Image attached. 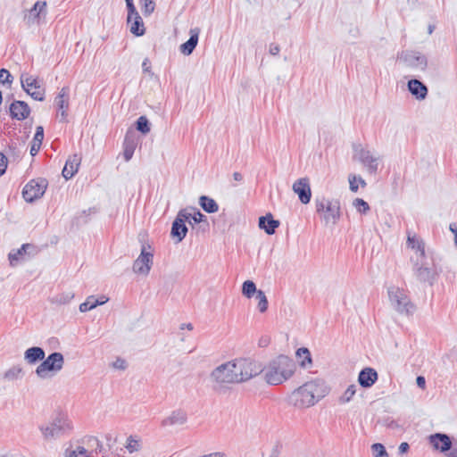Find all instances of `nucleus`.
<instances>
[{"instance_id": "c756f323", "label": "nucleus", "mask_w": 457, "mask_h": 457, "mask_svg": "<svg viewBox=\"0 0 457 457\" xmlns=\"http://www.w3.org/2000/svg\"><path fill=\"white\" fill-rule=\"evenodd\" d=\"M296 357L302 368L306 369L312 366V355L308 348L301 347L296 351Z\"/></svg>"}, {"instance_id": "69168bd1", "label": "nucleus", "mask_w": 457, "mask_h": 457, "mask_svg": "<svg viewBox=\"0 0 457 457\" xmlns=\"http://www.w3.org/2000/svg\"><path fill=\"white\" fill-rule=\"evenodd\" d=\"M435 27L433 25L428 26V33L431 34L434 30Z\"/></svg>"}, {"instance_id": "9b49d317", "label": "nucleus", "mask_w": 457, "mask_h": 457, "mask_svg": "<svg viewBox=\"0 0 457 457\" xmlns=\"http://www.w3.org/2000/svg\"><path fill=\"white\" fill-rule=\"evenodd\" d=\"M186 221L190 222L189 209L180 210L172 222L170 234L178 242H181L187 233Z\"/></svg>"}, {"instance_id": "c03bdc74", "label": "nucleus", "mask_w": 457, "mask_h": 457, "mask_svg": "<svg viewBox=\"0 0 457 457\" xmlns=\"http://www.w3.org/2000/svg\"><path fill=\"white\" fill-rule=\"evenodd\" d=\"M66 457H88L87 451L83 446H78L75 450L67 449L65 452Z\"/></svg>"}, {"instance_id": "a211bd4d", "label": "nucleus", "mask_w": 457, "mask_h": 457, "mask_svg": "<svg viewBox=\"0 0 457 457\" xmlns=\"http://www.w3.org/2000/svg\"><path fill=\"white\" fill-rule=\"evenodd\" d=\"M46 3L37 1L32 8L24 14V21L27 25L30 26L39 22L42 13H46Z\"/></svg>"}, {"instance_id": "338daca9", "label": "nucleus", "mask_w": 457, "mask_h": 457, "mask_svg": "<svg viewBox=\"0 0 457 457\" xmlns=\"http://www.w3.org/2000/svg\"><path fill=\"white\" fill-rule=\"evenodd\" d=\"M232 187H237V183H232Z\"/></svg>"}, {"instance_id": "7c9ffc66", "label": "nucleus", "mask_w": 457, "mask_h": 457, "mask_svg": "<svg viewBox=\"0 0 457 457\" xmlns=\"http://www.w3.org/2000/svg\"><path fill=\"white\" fill-rule=\"evenodd\" d=\"M199 204L208 213H214L219 210L216 201L206 195L200 196Z\"/></svg>"}, {"instance_id": "864d4df0", "label": "nucleus", "mask_w": 457, "mask_h": 457, "mask_svg": "<svg viewBox=\"0 0 457 457\" xmlns=\"http://www.w3.org/2000/svg\"><path fill=\"white\" fill-rule=\"evenodd\" d=\"M142 69L143 71L145 73H148L149 75L153 76L154 73L151 71V64L148 58H145L142 62Z\"/></svg>"}, {"instance_id": "49530a36", "label": "nucleus", "mask_w": 457, "mask_h": 457, "mask_svg": "<svg viewBox=\"0 0 457 457\" xmlns=\"http://www.w3.org/2000/svg\"><path fill=\"white\" fill-rule=\"evenodd\" d=\"M126 448L130 453L137 452L140 449L139 440H137L136 437L132 436H129L127 440Z\"/></svg>"}, {"instance_id": "f8f14e48", "label": "nucleus", "mask_w": 457, "mask_h": 457, "mask_svg": "<svg viewBox=\"0 0 457 457\" xmlns=\"http://www.w3.org/2000/svg\"><path fill=\"white\" fill-rule=\"evenodd\" d=\"M21 82L22 88L35 100L43 101L45 99V89L42 88L37 79L29 75H21Z\"/></svg>"}, {"instance_id": "39448f33", "label": "nucleus", "mask_w": 457, "mask_h": 457, "mask_svg": "<svg viewBox=\"0 0 457 457\" xmlns=\"http://www.w3.org/2000/svg\"><path fill=\"white\" fill-rule=\"evenodd\" d=\"M315 207L320 220L326 225H335L340 220L341 207L339 200L325 196L317 197Z\"/></svg>"}, {"instance_id": "f3484780", "label": "nucleus", "mask_w": 457, "mask_h": 457, "mask_svg": "<svg viewBox=\"0 0 457 457\" xmlns=\"http://www.w3.org/2000/svg\"><path fill=\"white\" fill-rule=\"evenodd\" d=\"M35 252V246L31 244H23L21 248L12 250L8 254V260L11 266H16L21 262L26 260V256H30Z\"/></svg>"}, {"instance_id": "dca6fc26", "label": "nucleus", "mask_w": 457, "mask_h": 457, "mask_svg": "<svg viewBox=\"0 0 457 457\" xmlns=\"http://www.w3.org/2000/svg\"><path fill=\"white\" fill-rule=\"evenodd\" d=\"M414 273L421 282H428L432 285L436 279V271L427 263L418 260L414 264Z\"/></svg>"}, {"instance_id": "2f4dec72", "label": "nucleus", "mask_w": 457, "mask_h": 457, "mask_svg": "<svg viewBox=\"0 0 457 457\" xmlns=\"http://www.w3.org/2000/svg\"><path fill=\"white\" fill-rule=\"evenodd\" d=\"M44 139V129L42 126H37L36 129V133L34 135V138L32 141V145L30 147V154L31 155H36L42 145V141Z\"/></svg>"}, {"instance_id": "4d7b16f0", "label": "nucleus", "mask_w": 457, "mask_h": 457, "mask_svg": "<svg viewBox=\"0 0 457 457\" xmlns=\"http://www.w3.org/2000/svg\"><path fill=\"white\" fill-rule=\"evenodd\" d=\"M416 382H417V386L420 388H425L426 386V379L423 376H418L417 377V379H416Z\"/></svg>"}, {"instance_id": "ea45409f", "label": "nucleus", "mask_w": 457, "mask_h": 457, "mask_svg": "<svg viewBox=\"0 0 457 457\" xmlns=\"http://www.w3.org/2000/svg\"><path fill=\"white\" fill-rule=\"evenodd\" d=\"M353 205L361 214H366L370 211L369 204L361 198L354 199Z\"/></svg>"}, {"instance_id": "72a5a7b5", "label": "nucleus", "mask_w": 457, "mask_h": 457, "mask_svg": "<svg viewBox=\"0 0 457 457\" xmlns=\"http://www.w3.org/2000/svg\"><path fill=\"white\" fill-rule=\"evenodd\" d=\"M23 373L22 368L20 366H13L7 370L4 374V378L9 381H13L21 377Z\"/></svg>"}, {"instance_id": "4c0bfd02", "label": "nucleus", "mask_w": 457, "mask_h": 457, "mask_svg": "<svg viewBox=\"0 0 457 457\" xmlns=\"http://www.w3.org/2000/svg\"><path fill=\"white\" fill-rule=\"evenodd\" d=\"M258 300V309L261 312H265L268 309V299L265 293L262 290H259L256 295Z\"/></svg>"}, {"instance_id": "aec40b11", "label": "nucleus", "mask_w": 457, "mask_h": 457, "mask_svg": "<svg viewBox=\"0 0 457 457\" xmlns=\"http://www.w3.org/2000/svg\"><path fill=\"white\" fill-rule=\"evenodd\" d=\"M10 115L12 119L23 120L30 113V108L24 101H14L10 105Z\"/></svg>"}, {"instance_id": "f704fd0d", "label": "nucleus", "mask_w": 457, "mask_h": 457, "mask_svg": "<svg viewBox=\"0 0 457 457\" xmlns=\"http://www.w3.org/2000/svg\"><path fill=\"white\" fill-rule=\"evenodd\" d=\"M257 290L255 284L252 280H246L243 283L242 286V294L247 297L251 298L254 294L257 295Z\"/></svg>"}, {"instance_id": "412c9836", "label": "nucleus", "mask_w": 457, "mask_h": 457, "mask_svg": "<svg viewBox=\"0 0 457 457\" xmlns=\"http://www.w3.org/2000/svg\"><path fill=\"white\" fill-rule=\"evenodd\" d=\"M408 89L417 100H424L428 92V87L416 79L408 81Z\"/></svg>"}, {"instance_id": "79ce46f5", "label": "nucleus", "mask_w": 457, "mask_h": 457, "mask_svg": "<svg viewBox=\"0 0 457 457\" xmlns=\"http://www.w3.org/2000/svg\"><path fill=\"white\" fill-rule=\"evenodd\" d=\"M190 221L193 220L195 223H200L206 220L205 216L196 208L189 207Z\"/></svg>"}, {"instance_id": "c9c22d12", "label": "nucleus", "mask_w": 457, "mask_h": 457, "mask_svg": "<svg viewBox=\"0 0 457 457\" xmlns=\"http://www.w3.org/2000/svg\"><path fill=\"white\" fill-rule=\"evenodd\" d=\"M357 386L356 385L353 384L350 385L345 391L343 393V395L339 397V403H349L353 397L354 396L356 393Z\"/></svg>"}, {"instance_id": "1a4fd4ad", "label": "nucleus", "mask_w": 457, "mask_h": 457, "mask_svg": "<svg viewBox=\"0 0 457 457\" xmlns=\"http://www.w3.org/2000/svg\"><path fill=\"white\" fill-rule=\"evenodd\" d=\"M48 186V181L44 178H37L29 181L22 190V195L26 202L33 203L41 198Z\"/></svg>"}, {"instance_id": "58836bf2", "label": "nucleus", "mask_w": 457, "mask_h": 457, "mask_svg": "<svg viewBox=\"0 0 457 457\" xmlns=\"http://www.w3.org/2000/svg\"><path fill=\"white\" fill-rule=\"evenodd\" d=\"M137 129L143 134H147L150 131V122L145 116H140L137 122Z\"/></svg>"}, {"instance_id": "4468645a", "label": "nucleus", "mask_w": 457, "mask_h": 457, "mask_svg": "<svg viewBox=\"0 0 457 457\" xmlns=\"http://www.w3.org/2000/svg\"><path fill=\"white\" fill-rule=\"evenodd\" d=\"M69 87H62L54 99V104L57 106L56 117L60 121L65 122L67 120V111L69 108Z\"/></svg>"}, {"instance_id": "a19ab883", "label": "nucleus", "mask_w": 457, "mask_h": 457, "mask_svg": "<svg viewBox=\"0 0 457 457\" xmlns=\"http://www.w3.org/2000/svg\"><path fill=\"white\" fill-rule=\"evenodd\" d=\"M96 306L97 303L96 302V298L93 295H91L88 296L87 300L79 305V311L81 312H86L96 308Z\"/></svg>"}, {"instance_id": "4be33fe9", "label": "nucleus", "mask_w": 457, "mask_h": 457, "mask_svg": "<svg viewBox=\"0 0 457 457\" xmlns=\"http://www.w3.org/2000/svg\"><path fill=\"white\" fill-rule=\"evenodd\" d=\"M81 157L78 154H73L68 158L62 172L65 179H71L78 172Z\"/></svg>"}, {"instance_id": "e433bc0d", "label": "nucleus", "mask_w": 457, "mask_h": 457, "mask_svg": "<svg viewBox=\"0 0 457 457\" xmlns=\"http://www.w3.org/2000/svg\"><path fill=\"white\" fill-rule=\"evenodd\" d=\"M74 293L71 291L61 293L53 298V302L60 304L70 303L74 298Z\"/></svg>"}, {"instance_id": "a18cd8bd", "label": "nucleus", "mask_w": 457, "mask_h": 457, "mask_svg": "<svg viewBox=\"0 0 457 457\" xmlns=\"http://www.w3.org/2000/svg\"><path fill=\"white\" fill-rule=\"evenodd\" d=\"M357 181L361 185L362 187H366V185H367L365 180L361 176L350 175L349 176V184H350V189L353 192H357V190H358V186H356Z\"/></svg>"}, {"instance_id": "f257e3e1", "label": "nucleus", "mask_w": 457, "mask_h": 457, "mask_svg": "<svg viewBox=\"0 0 457 457\" xmlns=\"http://www.w3.org/2000/svg\"><path fill=\"white\" fill-rule=\"evenodd\" d=\"M262 366L251 359H237L218 366L211 373V379L221 386L224 384L242 383L257 376Z\"/></svg>"}, {"instance_id": "2eb2a0df", "label": "nucleus", "mask_w": 457, "mask_h": 457, "mask_svg": "<svg viewBox=\"0 0 457 457\" xmlns=\"http://www.w3.org/2000/svg\"><path fill=\"white\" fill-rule=\"evenodd\" d=\"M293 191L298 195L299 200L302 204H306L310 203L312 197V191L307 178H302L297 179L293 184Z\"/></svg>"}, {"instance_id": "bb28decb", "label": "nucleus", "mask_w": 457, "mask_h": 457, "mask_svg": "<svg viewBox=\"0 0 457 457\" xmlns=\"http://www.w3.org/2000/svg\"><path fill=\"white\" fill-rule=\"evenodd\" d=\"M187 421V414L182 411H175L162 421L163 427L182 425Z\"/></svg>"}, {"instance_id": "0e129e2a", "label": "nucleus", "mask_w": 457, "mask_h": 457, "mask_svg": "<svg viewBox=\"0 0 457 457\" xmlns=\"http://www.w3.org/2000/svg\"><path fill=\"white\" fill-rule=\"evenodd\" d=\"M204 457H226L223 453H213L208 455H204Z\"/></svg>"}, {"instance_id": "e2e57ef3", "label": "nucleus", "mask_w": 457, "mask_h": 457, "mask_svg": "<svg viewBox=\"0 0 457 457\" xmlns=\"http://www.w3.org/2000/svg\"><path fill=\"white\" fill-rule=\"evenodd\" d=\"M184 328H187L188 330H192L193 329V324L192 323H183V324H181L180 329H184Z\"/></svg>"}, {"instance_id": "052dcab7", "label": "nucleus", "mask_w": 457, "mask_h": 457, "mask_svg": "<svg viewBox=\"0 0 457 457\" xmlns=\"http://www.w3.org/2000/svg\"><path fill=\"white\" fill-rule=\"evenodd\" d=\"M107 301H108V298L106 296H104V295H102L98 299L96 298V302L97 303V306L105 303Z\"/></svg>"}, {"instance_id": "0eeeda50", "label": "nucleus", "mask_w": 457, "mask_h": 457, "mask_svg": "<svg viewBox=\"0 0 457 457\" xmlns=\"http://www.w3.org/2000/svg\"><path fill=\"white\" fill-rule=\"evenodd\" d=\"M387 293L391 305L398 313L411 315L414 312L415 306L403 289L398 287H390Z\"/></svg>"}, {"instance_id": "7ed1b4c3", "label": "nucleus", "mask_w": 457, "mask_h": 457, "mask_svg": "<svg viewBox=\"0 0 457 457\" xmlns=\"http://www.w3.org/2000/svg\"><path fill=\"white\" fill-rule=\"evenodd\" d=\"M294 360L286 355H279L265 368H262L265 381L273 386L280 385L289 379L295 371Z\"/></svg>"}, {"instance_id": "09e8293b", "label": "nucleus", "mask_w": 457, "mask_h": 457, "mask_svg": "<svg viewBox=\"0 0 457 457\" xmlns=\"http://www.w3.org/2000/svg\"><path fill=\"white\" fill-rule=\"evenodd\" d=\"M128 8V22H132L133 16L139 14L134 5L133 0L126 2Z\"/></svg>"}, {"instance_id": "37998d69", "label": "nucleus", "mask_w": 457, "mask_h": 457, "mask_svg": "<svg viewBox=\"0 0 457 457\" xmlns=\"http://www.w3.org/2000/svg\"><path fill=\"white\" fill-rule=\"evenodd\" d=\"M374 457H389L385 446L380 443H375L371 445Z\"/></svg>"}, {"instance_id": "9d476101", "label": "nucleus", "mask_w": 457, "mask_h": 457, "mask_svg": "<svg viewBox=\"0 0 457 457\" xmlns=\"http://www.w3.org/2000/svg\"><path fill=\"white\" fill-rule=\"evenodd\" d=\"M151 249V245H143L139 256L133 263V271L141 275H148L153 265L154 254L147 251Z\"/></svg>"}, {"instance_id": "cd10ccee", "label": "nucleus", "mask_w": 457, "mask_h": 457, "mask_svg": "<svg viewBox=\"0 0 457 457\" xmlns=\"http://www.w3.org/2000/svg\"><path fill=\"white\" fill-rule=\"evenodd\" d=\"M136 145L137 144L134 138L127 134L123 142V156L126 162L131 160L136 149Z\"/></svg>"}, {"instance_id": "393cba45", "label": "nucleus", "mask_w": 457, "mask_h": 457, "mask_svg": "<svg viewBox=\"0 0 457 457\" xmlns=\"http://www.w3.org/2000/svg\"><path fill=\"white\" fill-rule=\"evenodd\" d=\"M200 30L199 29H190V37L180 46V52L185 55H189L193 53L198 43Z\"/></svg>"}, {"instance_id": "b1692460", "label": "nucleus", "mask_w": 457, "mask_h": 457, "mask_svg": "<svg viewBox=\"0 0 457 457\" xmlns=\"http://www.w3.org/2000/svg\"><path fill=\"white\" fill-rule=\"evenodd\" d=\"M279 224V221L275 220L271 213L260 217L258 222L259 228L263 229L268 235H273Z\"/></svg>"}, {"instance_id": "ddd939ff", "label": "nucleus", "mask_w": 457, "mask_h": 457, "mask_svg": "<svg viewBox=\"0 0 457 457\" xmlns=\"http://www.w3.org/2000/svg\"><path fill=\"white\" fill-rule=\"evenodd\" d=\"M400 59L406 66L413 69L424 71L428 65L426 56L419 52L411 51L403 53Z\"/></svg>"}, {"instance_id": "6ab92c4d", "label": "nucleus", "mask_w": 457, "mask_h": 457, "mask_svg": "<svg viewBox=\"0 0 457 457\" xmlns=\"http://www.w3.org/2000/svg\"><path fill=\"white\" fill-rule=\"evenodd\" d=\"M429 443L436 450L441 453H446L448 450H451V446L453 445L450 436L442 433L431 435L429 436Z\"/></svg>"}, {"instance_id": "de8ad7c7", "label": "nucleus", "mask_w": 457, "mask_h": 457, "mask_svg": "<svg viewBox=\"0 0 457 457\" xmlns=\"http://www.w3.org/2000/svg\"><path fill=\"white\" fill-rule=\"evenodd\" d=\"M143 2L142 12L145 15H150L155 8L154 0H141Z\"/></svg>"}, {"instance_id": "6e6552de", "label": "nucleus", "mask_w": 457, "mask_h": 457, "mask_svg": "<svg viewBox=\"0 0 457 457\" xmlns=\"http://www.w3.org/2000/svg\"><path fill=\"white\" fill-rule=\"evenodd\" d=\"M63 364L64 358L62 353L54 352L42 361L35 372L38 378L45 379L59 372L62 369Z\"/></svg>"}, {"instance_id": "680f3d73", "label": "nucleus", "mask_w": 457, "mask_h": 457, "mask_svg": "<svg viewBox=\"0 0 457 457\" xmlns=\"http://www.w3.org/2000/svg\"><path fill=\"white\" fill-rule=\"evenodd\" d=\"M269 343L270 340L268 337H262L259 342V345L264 347L267 346Z\"/></svg>"}, {"instance_id": "a878e982", "label": "nucleus", "mask_w": 457, "mask_h": 457, "mask_svg": "<svg viewBox=\"0 0 457 457\" xmlns=\"http://www.w3.org/2000/svg\"><path fill=\"white\" fill-rule=\"evenodd\" d=\"M46 353L43 348L39 346H32L28 348L24 353V359L29 364H35L45 359Z\"/></svg>"}, {"instance_id": "6e6d98bb", "label": "nucleus", "mask_w": 457, "mask_h": 457, "mask_svg": "<svg viewBox=\"0 0 457 457\" xmlns=\"http://www.w3.org/2000/svg\"><path fill=\"white\" fill-rule=\"evenodd\" d=\"M409 448H410V445L408 443H406V442L401 443V445H399V448H398L399 453L403 454V453H407Z\"/></svg>"}, {"instance_id": "3c124183", "label": "nucleus", "mask_w": 457, "mask_h": 457, "mask_svg": "<svg viewBox=\"0 0 457 457\" xmlns=\"http://www.w3.org/2000/svg\"><path fill=\"white\" fill-rule=\"evenodd\" d=\"M112 366L116 369V370H125L128 367V364H127V361L120 358V357H118L116 358V360L112 363Z\"/></svg>"}, {"instance_id": "20e7f679", "label": "nucleus", "mask_w": 457, "mask_h": 457, "mask_svg": "<svg viewBox=\"0 0 457 457\" xmlns=\"http://www.w3.org/2000/svg\"><path fill=\"white\" fill-rule=\"evenodd\" d=\"M46 440H54L69 435L72 430L71 421L63 412L55 413L51 420L39 427Z\"/></svg>"}, {"instance_id": "c85d7f7f", "label": "nucleus", "mask_w": 457, "mask_h": 457, "mask_svg": "<svg viewBox=\"0 0 457 457\" xmlns=\"http://www.w3.org/2000/svg\"><path fill=\"white\" fill-rule=\"evenodd\" d=\"M407 245L420 253L421 259L425 257V245L424 242L418 238L415 235L408 236Z\"/></svg>"}, {"instance_id": "603ef678", "label": "nucleus", "mask_w": 457, "mask_h": 457, "mask_svg": "<svg viewBox=\"0 0 457 457\" xmlns=\"http://www.w3.org/2000/svg\"><path fill=\"white\" fill-rule=\"evenodd\" d=\"M7 158L6 156L3 154V153H0V176H2L6 169H7Z\"/></svg>"}, {"instance_id": "f03ea898", "label": "nucleus", "mask_w": 457, "mask_h": 457, "mask_svg": "<svg viewBox=\"0 0 457 457\" xmlns=\"http://www.w3.org/2000/svg\"><path fill=\"white\" fill-rule=\"evenodd\" d=\"M328 393V389L323 380L308 381L292 392L290 403L296 408H309L318 403Z\"/></svg>"}, {"instance_id": "8fccbe9b", "label": "nucleus", "mask_w": 457, "mask_h": 457, "mask_svg": "<svg viewBox=\"0 0 457 457\" xmlns=\"http://www.w3.org/2000/svg\"><path fill=\"white\" fill-rule=\"evenodd\" d=\"M12 82V77L9 71L6 69H1L0 70V84H11Z\"/></svg>"}, {"instance_id": "13d9d810", "label": "nucleus", "mask_w": 457, "mask_h": 457, "mask_svg": "<svg viewBox=\"0 0 457 457\" xmlns=\"http://www.w3.org/2000/svg\"><path fill=\"white\" fill-rule=\"evenodd\" d=\"M244 179V176L240 172H234L233 173V180L237 183H241Z\"/></svg>"}, {"instance_id": "5fc2aeb1", "label": "nucleus", "mask_w": 457, "mask_h": 457, "mask_svg": "<svg viewBox=\"0 0 457 457\" xmlns=\"http://www.w3.org/2000/svg\"><path fill=\"white\" fill-rule=\"evenodd\" d=\"M279 51H280V47L278 45L270 44V54L277 55V54H278Z\"/></svg>"}, {"instance_id": "5701e85b", "label": "nucleus", "mask_w": 457, "mask_h": 457, "mask_svg": "<svg viewBox=\"0 0 457 457\" xmlns=\"http://www.w3.org/2000/svg\"><path fill=\"white\" fill-rule=\"evenodd\" d=\"M378 379V373L372 368H364L358 376L359 384L365 388L372 386Z\"/></svg>"}, {"instance_id": "bf43d9fd", "label": "nucleus", "mask_w": 457, "mask_h": 457, "mask_svg": "<svg viewBox=\"0 0 457 457\" xmlns=\"http://www.w3.org/2000/svg\"><path fill=\"white\" fill-rule=\"evenodd\" d=\"M446 456L447 457H457V448H454L452 445L451 450L447 451Z\"/></svg>"}, {"instance_id": "473e14b6", "label": "nucleus", "mask_w": 457, "mask_h": 457, "mask_svg": "<svg viewBox=\"0 0 457 457\" xmlns=\"http://www.w3.org/2000/svg\"><path fill=\"white\" fill-rule=\"evenodd\" d=\"M130 32L137 37L145 34L144 22L139 14L133 16Z\"/></svg>"}, {"instance_id": "423d86ee", "label": "nucleus", "mask_w": 457, "mask_h": 457, "mask_svg": "<svg viewBox=\"0 0 457 457\" xmlns=\"http://www.w3.org/2000/svg\"><path fill=\"white\" fill-rule=\"evenodd\" d=\"M353 160H357L370 174H376L378 170L380 156L371 151L368 146L361 144H354L353 145Z\"/></svg>"}]
</instances>
